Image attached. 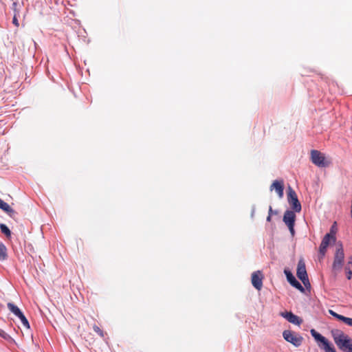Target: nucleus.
Wrapping results in <instances>:
<instances>
[{"label":"nucleus","mask_w":352,"mask_h":352,"mask_svg":"<svg viewBox=\"0 0 352 352\" xmlns=\"http://www.w3.org/2000/svg\"><path fill=\"white\" fill-rule=\"evenodd\" d=\"M12 9L14 12V15L19 16L21 12V6L19 7L17 2L15 1L12 3Z\"/></svg>","instance_id":"6ab92c4d"},{"label":"nucleus","mask_w":352,"mask_h":352,"mask_svg":"<svg viewBox=\"0 0 352 352\" xmlns=\"http://www.w3.org/2000/svg\"><path fill=\"white\" fill-rule=\"evenodd\" d=\"M285 274L287 277V281L295 288L300 291L301 292H305L304 287L301 285V284L296 279V278L293 276L291 272L288 270H285Z\"/></svg>","instance_id":"f8f14e48"},{"label":"nucleus","mask_w":352,"mask_h":352,"mask_svg":"<svg viewBox=\"0 0 352 352\" xmlns=\"http://www.w3.org/2000/svg\"><path fill=\"white\" fill-rule=\"evenodd\" d=\"M296 221V214L294 211L286 210L283 215V221L287 226L289 232L292 236L294 235V224Z\"/></svg>","instance_id":"6e6552de"},{"label":"nucleus","mask_w":352,"mask_h":352,"mask_svg":"<svg viewBox=\"0 0 352 352\" xmlns=\"http://www.w3.org/2000/svg\"><path fill=\"white\" fill-rule=\"evenodd\" d=\"M10 217L15 219L17 214L16 212L10 206L8 210L6 212Z\"/></svg>","instance_id":"4be33fe9"},{"label":"nucleus","mask_w":352,"mask_h":352,"mask_svg":"<svg viewBox=\"0 0 352 352\" xmlns=\"http://www.w3.org/2000/svg\"><path fill=\"white\" fill-rule=\"evenodd\" d=\"M94 330L96 333H97L101 338H103L104 337V333L103 331L100 329L99 327H98L97 325H94Z\"/></svg>","instance_id":"393cba45"},{"label":"nucleus","mask_w":352,"mask_h":352,"mask_svg":"<svg viewBox=\"0 0 352 352\" xmlns=\"http://www.w3.org/2000/svg\"><path fill=\"white\" fill-rule=\"evenodd\" d=\"M345 271L347 273V278L350 280L352 277V257L349 258L345 266Z\"/></svg>","instance_id":"dca6fc26"},{"label":"nucleus","mask_w":352,"mask_h":352,"mask_svg":"<svg viewBox=\"0 0 352 352\" xmlns=\"http://www.w3.org/2000/svg\"><path fill=\"white\" fill-rule=\"evenodd\" d=\"M280 315L289 322L296 325H300L302 322V320L298 316L294 315L292 312H281Z\"/></svg>","instance_id":"ddd939ff"},{"label":"nucleus","mask_w":352,"mask_h":352,"mask_svg":"<svg viewBox=\"0 0 352 352\" xmlns=\"http://www.w3.org/2000/svg\"><path fill=\"white\" fill-rule=\"evenodd\" d=\"M296 275L302 282L305 287H310V283L308 278L305 262L300 259L298 263Z\"/></svg>","instance_id":"0eeeda50"},{"label":"nucleus","mask_w":352,"mask_h":352,"mask_svg":"<svg viewBox=\"0 0 352 352\" xmlns=\"http://www.w3.org/2000/svg\"><path fill=\"white\" fill-rule=\"evenodd\" d=\"M331 336L338 349L343 352H352V338L343 331L334 329L331 331Z\"/></svg>","instance_id":"f257e3e1"},{"label":"nucleus","mask_w":352,"mask_h":352,"mask_svg":"<svg viewBox=\"0 0 352 352\" xmlns=\"http://www.w3.org/2000/svg\"><path fill=\"white\" fill-rule=\"evenodd\" d=\"M10 206L0 199V208L6 212Z\"/></svg>","instance_id":"412c9836"},{"label":"nucleus","mask_w":352,"mask_h":352,"mask_svg":"<svg viewBox=\"0 0 352 352\" xmlns=\"http://www.w3.org/2000/svg\"><path fill=\"white\" fill-rule=\"evenodd\" d=\"M271 216L270 214H269L268 217H267V221H270L271 220Z\"/></svg>","instance_id":"c85d7f7f"},{"label":"nucleus","mask_w":352,"mask_h":352,"mask_svg":"<svg viewBox=\"0 0 352 352\" xmlns=\"http://www.w3.org/2000/svg\"><path fill=\"white\" fill-rule=\"evenodd\" d=\"M0 229L2 233H3L7 237H10L11 232L6 225L3 223L0 224Z\"/></svg>","instance_id":"f3484780"},{"label":"nucleus","mask_w":352,"mask_h":352,"mask_svg":"<svg viewBox=\"0 0 352 352\" xmlns=\"http://www.w3.org/2000/svg\"><path fill=\"white\" fill-rule=\"evenodd\" d=\"M270 190H275L279 198H283L284 195V182L283 180H275L270 188Z\"/></svg>","instance_id":"9d476101"},{"label":"nucleus","mask_w":352,"mask_h":352,"mask_svg":"<svg viewBox=\"0 0 352 352\" xmlns=\"http://www.w3.org/2000/svg\"><path fill=\"white\" fill-rule=\"evenodd\" d=\"M337 231H338V227H337V223L335 221L331 228H330V231L329 233H327V234H329L331 236L333 237V243L336 242V233H337Z\"/></svg>","instance_id":"2eb2a0df"},{"label":"nucleus","mask_w":352,"mask_h":352,"mask_svg":"<svg viewBox=\"0 0 352 352\" xmlns=\"http://www.w3.org/2000/svg\"><path fill=\"white\" fill-rule=\"evenodd\" d=\"M0 336L1 338H4L5 340H8L9 338H10V336L6 332H5L3 330H2L1 329H0Z\"/></svg>","instance_id":"a878e982"},{"label":"nucleus","mask_w":352,"mask_h":352,"mask_svg":"<svg viewBox=\"0 0 352 352\" xmlns=\"http://www.w3.org/2000/svg\"><path fill=\"white\" fill-rule=\"evenodd\" d=\"M331 242H333V237L329 234H325L319 247V252L322 258L324 256L327 249Z\"/></svg>","instance_id":"9b49d317"},{"label":"nucleus","mask_w":352,"mask_h":352,"mask_svg":"<svg viewBox=\"0 0 352 352\" xmlns=\"http://www.w3.org/2000/svg\"><path fill=\"white\" fill-rule=\"evenodd\" d=\"M311 160L314 164L318 167H327L330 162L327 161L324 155L317 150L311 151Z\"/></svg>","instance_id":"39448f33"},{"label":"nucleus","mask_w":352,"mask_h":352,"mask_svg":"<svg viewBox=\"0 0 352 352\" xmlns=\"http://www.w3.org/2000/svg\"><path fill=\"white\" fill-rule=\"evenodd\" d=\"M283 338L288 342L298 347L301 345L303 338L298 333L290 330H285L283 332Z\"/></svg>","instance_id":"20e7f679"},{"label":"nucleus","mask_w":352,"mask_h":352,"mask_svg":"<svg viewBox=\"0 0 352 352\" xmlns=\"http://www.w3.org/2000/svg\"><path fill=\"white\" fill-rule=\"evenodd\" d=\"M344 324H346L348 326L352 327V318H348V317H343V319L342 320Z\"/></svg>","instance_id":"b1692460"},{"label":"nucleus","mask_w":352,"mask_h":352,"mask_svg":"<svg viewBox=\"0 0 352 352\" xmlns=\"http://www.w3.org/2000/svg\"><path fill=\"white\" fill-rule=\"evenodd\" d=\"M272 212H273V211H272V207H271V206H270V208H269V214H270V215H272Z\"/></svg>","instance_id":"cd10ccee"},{"label":"nucleus","mask_w":352,"mask_h":352,"mask_svg":"<svg viewBox=\"0 0 352 352\" xmlns=\"http://www.w3.org/2000/svg\"><path fill=\"white\" fill-rule=\"evenodd\" d=\"M287 200L291 208L294 212H299L301 211L302 207L300 201H298L297 195L290 186L288 188Z\"/></svg>","instance_id":"423d86ee"},{"label":"nucleus","mask_w":352,"mask_h":352,"mask_svg":"<svg viewBox=\"0 0 352 352\" xmlns=\"http://www.w3.org/2000/svg\"><path fill=\"white\" fill-rule=\"evenodd\" d=\"M8 308L9 309V310L13 313L16 316H17L18 318L19 316H21L23 313L21 312V311L19 309V308L16 306L15 305H14L13 303H11V302H8Z\"/></svg>","instance_id":"4468645a"},{"label":"nucleus","mask_w":352,"mask_h":352,"mask_svg":"<svg viewBox=\"0 0 352 352\" xmlns=\"http://www.w3.org/2000/svg\"><path fill=\"white\" fill-rule=\"evenodd\" d=\"M310 333L316 341L320 342L322 344V349L325 352H336L334 346L328 341L325 337L320 334L314 329L310 331Z\"/></svg>","instance_id":"7ed1b4c3"},{"label":"nucleus","mask_w":352,"mask_h":352,"mask_svg":"<svg viewBox=\"0 0 352 352\" xmlns=\"http://www.w3.org/2000/svg\"><path fill=\"white\" fill-rule=\"evenodd\" d=\"M329 314L332 316L335 317L338 320H340V321L342 320L344 316L338 314L336 313L335 311H333V310H331V309L329 311Z\"/></svg>","instance_id":"5701e85b"},{"label":"nucleus","mask_w":352,"mask_h":352,"mask_svg":"<svg viewBox=\"0 0 352 352\" xmlns=\"http://www.w3.org/2000/svg\"><path fill=\"white\" fill-rule=\"evenodd\" d=\"M6 248L4 245H0V260H5L7 257Z\"/></svg>","instance_id":"a211bd4d"},{"label":"nucleus","mask_w":352,"mask_h":352,"mask_svg":"<svg viewBox=\"0 0 352 352\" xmlns=\"http://www.w3.org/2000/svg\"><path fill=\"white\" fill-rule=\"evenodd\" d=\"M263 274L261 271H256L252 274L251 281L252 285L258 290L263 287Z\"/></svg>","instance_id":"1a4fd4ad"},{"label":"nucleus","mask_w":352,"mask_h":352,"mask_svg":"<svg viewBox=\"0 0 352 352\" xmlns=\"http://www.w3.org/2000/svg\"><path fill=\"white\" fill-rule=\"evenodd\" d=\"M344 253L342 243L341 241H339L336 244V250L335 252L333 263L332 265V268L333 271L338 272L341 270L344 263Z\"/></svg>","instance_id":"f03ea898"},{"label":"nucleus","mask_w":352,"mask_h":352,"mask_svg":"<svg viewBox=\"0 0 352 352\" xmlns=\"http://www.w3.org/2000/svg\"><path fill=\"white\" fill-rule=\"evenodd\" d=\"M19 318L21 320V323L23 324V325L25 327L30 328V324H29L28 320H27L25 316L23 315V314H22L21 316H19Z\"/></svg>","instance_id":"aec40b11"},{"label":"nucleus","mask_w":352,"mask_h":352,"mask_svg":"<svg viewBox=\"0 0 352 352\" xmlns=\"http://www.w3.org/2000/svg\"><path fill=\"white\" fill-rule=\"evenodd\" d=\"M17 16H15L14 15L13 16V19H12V23L16 27L18 28L19 26V21H18V19H17Z\"/></svg>","instance_id":"bb28decb"}]
</instances>
